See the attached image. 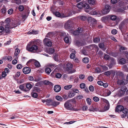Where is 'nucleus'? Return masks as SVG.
Listing matches in <instances>:
<instances>
[{
    "instance_id": "50",
    "label": "nucleus",
    "mask_w": 128,
    "mask_h": 128,
    "mask_svg": "<svg viewBox=\"0 0 128 128\" xmlns=\"http://www.w3.org/2000/svg\"><path fill=\"white\" fill-rule=\"evenodd\" d=\"M86 102L88 105H90L91 103V100L88 98L86 99Z\"/></svg>"
},
{
    "instance_id": "7",
    "label": "nucleus",
    "mask_w": 128,
    "mask_h": 128,
    "mask_svg": "<svg viewBox=\"0 0 128 128\" xmlns=\"http://www.w3.org/2000/svg\"><path fill=\"white\" fill-rule=\"evenodd\" d=\"M88 20L89 22L90 21V24H92V26H94L96 23V20L94 18L91 17L88 18Z\"/></svg>"
},
{
    "instance_id": "51",
    "label": "nucleus",
    "mask_w": 128,
    "mask_h": 128,
    "mask_svg": "<svg viewBox=\"0 0 128 128\" xmlns=\"http://www.w3.org/2000/svg\"><path fill=\"white\" fill-rule=\"evenodd\" d=\"M88 79L89 81L92 82L94 78L92 76H90L88 77Z\"/></svg>"
},
{
    "instance_id": "13",
    "label": "nucleus",
    "mask_w": 128,
    "mask_h": 128,
    "mask_svg": "<svg viewBox=\"0 0 128 128\" xmlns=\"http://www.w3.org/2000/svg\"><path fill=\"white\" fill-rule=\"evenodd\" d=\"M61 89L60 86L58 85H56L54 86V90L56 92H59Z\"/></svg>"
},
{
    "instance_id": "11",
    "label": "nucleus",
    "mask_w": 128,
    "mask_h": 128,
    "mask_svg": "<svg viewBox=\"0 0 128 128\" xmlns=\"http://www.w3.org/2000/svg\"><path fill=\"white\" fill-rule=\"evenodd\" d=\"M124 109V107L121 105L118 106L115 109L116 112H118L119 111H122V110Z\"/></svg>"
},
{
    "instance_id": "16",
    "label": "nucleus",
    "mask_w": 128,
    "mask_h": 128,
    "mask_svg": "<svg viewBox=\"0 0 128 128\" xmlns=\"http://www.w3.org/2000/svg\"><path fill=\"white\" fill-rule=\"evenodd\" d=\"M28 33L29 34H36L38 33V32L33 30H32L28 32Z\"/></svg>"
},
{
    "instance_id": "15",
    "label": "nucleus",
    "mask_w": 128,
    "mask_h": 128,
    "mask_svg": "<svg viewBox=\"0 0 128 128\" xmlns=\"http://www.w3.org/2000/svg\"><path fill=\"white\" fill-rule=\"evenodd\" d=\"M83 1L80 2L77 4V7L79 8H83Z\"/></svg>"
},
{
    "instance_id": "35",
    "label": "nucleus",
    "mask_w": 128,
    "mask_h": 128,
    "mask_svg": "<svg viewBox=\"0 0 128 128\" xmlns=\"http://www.w3.org/2000/svg\"><path fill=\"white\" fill-rule=\"evenodd\" d=\"M124 40L127 42H128V33H126L125 34L124 36Z\"/></svg>"
},
{
    "instance_id": "19",
    "label": "nucleus",
    "mask_w": 128,
    "mask_h": 128,
    "mask_svg": "<svg viewBox=\"0 0 128 128\" xmlns=\"http://www.w3.org/2000/svg\"><path fill=\"white\" fill-rule=\"evenodd\" d=\"M110 11L109 9L107 10L105 8L102 11V12L103 14H108Z\"/></svg>"
},
{
    "instance_id": "43",
    "label": "nucleus",
    "mask_w": 128,
    "mask_h": 128,
    "mask_svg": "<svg viewBox=\"0 0 128 128\" xmlns=\"http://www.w3.org/2000/svg\"><path fill=\"white\" fill-rule=\"evenodd\" d=\"M54 58L56 61H58V55L57 54H55L54 56Z\"/></svg>"
},
{
    "instance_id": "20",
    "label": "nucleus",
    "mask_w": 128,
    "mask_h": 128,
    "mask_svg": "<svg viewBox=\"0 0 128 128\" xmlns=\"http://www.w3.org/2000/svg\"><path fill=\"white\" fill-rule=\"evenodd\" d=\"M54 51V48H49L48 50V52L49 54H53Z\"/></svg>"
},
{
    "instance_id": "4",
    "label": "nucleus",
    "mask_w": 128,
    "mask_h": 128,
    "mask_svg": "<svg viewBox=\"0 0 128 128\" xmlns=\"http://www.w3.org/2000/svg\"><path fill=\"white\" fill-rule=\"evenodd\" d=\"M127 89V88L126 86L121 87L120 89L118 92L117 95L120 97L122 96L124 94Z\"/></svg>"
},
{
    "instance_id": "48",
    "label": "nucleus",
    "mask_w": 128,
    "mask_h": 128,
    "mask_svg": "<svg viewBox=\"0 0 128 128\" xmlns=\"http://www.w3.org/2000/svg\"><path fill=\"white\" fill-rule=\"evenodd\" d=\"M75 55L73 53H72L70 55V58L71 59H74L75 57Z\"/></svg>"
},
{
    "instance_id": "17",
    "label": "nucleus",
    "mask_w": 128,
    "mask_h": 128,
    "mask_svg": "<svg viewBox=\"0 0 128 128\" xmlns=\"http://www.w3.org/2000/svg\"><path fill=\"white\" fill-rule=\"evenodd\" d=\"M128 4V3H127L125 1L124 2L123 1H121L120 2L118 3V5L120 6H123L125 5L126 4Z\"/></svg>"
},
{
    "instance_id": "58",
    "label": "nucleus",
    "mask_w": 128,
    "mask_h": 128,
    "mask_svg": "<svg viewBox=\"0 0 128 128\" xmlns=\"http://www.w3.org/2000/svg\"><path fill=\"white\" fill-rule=\"evenodd\" d=\"M22 66L20 64H18L16 66V68L17 69H20L22 68Z\"/></svg>"
},
{
    "instance_id": "49",
    "label": "nucleus",
    "mask_w": 128,
    "mask_h": 128,
    "mask_svg": "<svg viewBox=\"0 0 128 128\" xmlns=\"http://www.w3.org/2000/svg\"><path fill=\"white\" fill-rule=\"evenodd\" d=\"M24 84H22L20 86L19 88L21 90L24 91L25 90L24 89Z\"/></svg>"
},
{
    "instance_id": "8",
    "label": "nucleus",
    "mask_w": 128,
    "mask_h": 128,
    "mask_svg": "<svg viewBox=\"0 0 128 128\" xmlns=\"http://www.w3.org/2000/svg\"><path fill=\"white\" fill-rule=\"evenodd\" d=\"M44 42L48 46H51L52 45L51 42L49 40V39L48 38H45L44 40Z\"/></svg>"
},
{
    "instance_id": "37",
    "label": "nucleus",
    "mask_w": 128,
    "mask_h": 128,
    "mask_svg": "<svg viewBox=\"0 0 128 128\" xmlns=\"http://www.w3.org/2000/svg\"><path fill=\"white\" fill-rule=\"evenodd\" d=\"M1 12L3 14H5L6 12V9L5 8H2L1 10Z\"/></svg>"
},
{
    "instance_id": "30",
    "label": "nucleus",
    "mask_w": 128,
    "mask_h": 128,
    "mask_svg": "<svg viewBox=\"0 0 128 128\" xmlns=\"http://www.w3.org/2000/svg\"><path fill=\"white\" fill-rule=\"evenodd\" d=\"M51 69L49 68H46L45 69V71L48 74H49L51 72Z\"/></svg>"
},
{
    "instance_id": "53",
    "label": "nucleus",
    "mask_w": 128,
    "mask_h": 128,
    "mask_svg": "<svg viewBox=\"0 0 128 128\" xmlns=\"http://www.w3.org/2000/svg\"><path fill=\"white\" fill-rule=\"evenodd\" d=\"M118 2L117 0H111L110 2L112 4H115L117 3Z\"/></svg>"
},
{
    "instance_id": "61",
    "label": "nucleus",
    "mask_w": 128,
    "mask_h": 128,
    "mask_svg": "<svg viewBox=\"0 0 128 128\" xmlns=\"http://www.w3.org/2000/svg\"><path fill=\"white\" fill-rule=\"evenodd\" d=\"M88 109V107L87 106H83L82 108V109L83 111H86V110Z\"/></svg>"
},
{
    "instance_id": "27",
    "label": "nucleus",
    "mask_w": 128,
    "mask_h": 128,
    "mask_svg": "<svg viewBox=\"0 0 128 128\" xmlns=\"http://www.w3.org/2000/svg\"><path fill=\"white\" fill-rule=\"evenodd\" d=\"M126 62V60L124 58H122L119 61V64H125Z\"/></svg>"
},
{
    "instance_id": "26",
    "label": "nucleus",
    "mask_w": 128,
    "mask_h": 128,
    "mask_svg": "<svg viewBox=\"0 0 128 128\" xmlns=\"http://www.w3.org/2000/svg\"><path fill=\"white\" fill-rule=\"evenodd\" d=\"M112 70H110V71H107L104 72V74L106 76H109L110 74H111L112 72Z\"/></svg>"
},
{
    "instance_id": "52",
    "label": "nucleus",
    "mask_w": 128,
    "mask_h": 128,
    "mask_svg": "<svg viewBox=\"0 0 128 128\" xmlns=\"http://www.w3.org/2000/svg\"><path fill=\"white\" fill-rule=\"evenodd\" d=\"M98 46L100 48H102L104 47V43H101L99 44Z\"/></svg>"
},
{
    "instance_id": "10",
    "label": "nucleus",
    "mask_w": 128,
    "mask_h": 128,
    "mask_svg": "<svg viewBox=\"0 0 128 128\" xmlns=\"http://www.w3.org/2000/svg\"><path fill=\"white\" fill-rule=\"evenodd\" d=\"M22 71L25 74H27L30 73L31 72V69L30 68L28 67L24 68L22 70Z\"/></svg>"
},
{
    "instance_id": "18",
    "label": "nucleus",
    "mask_w": 128,
    "mask_h": 128,
    "mask_svg": "<svg viewBox=\"0 0 128 128\" xmlns=\"http://www.w3.org/2000/svg\"><path fill=\"white\" fill-rule=\"evenodd\" d=\"M83 7L86 9L88 8H89V5L86 3L85 2L83 1Z\"/></svg>"
},
{
    "instance_id": "28",
    "label": "nucleus",
    "mask_w": 128,
    "mask_h": 128,
    "mask_svg": "<svg viewBox=\"0 0 128 128\" xmlns=\"http://www.w3.org/2000/svg\"><path fill=\"white\" fill-rule=\"evenodd\" d=\"M110 105L109 103H107L105 107L104 108V109L106 111L108 110L109 108Z\"/></svg>"
},
{
    "instance_id": "2",
    "label": "nucleus",
    "mask_w": 128,
    "mask_h": 128,
    "mask_svg": "<svg viewBox=\"0 0 128 128\" xmlns=\"http://www.w3.org/2000/svg\"><path fill=\"white\" fill-rule=\"evenodd\" d=\"M76 100L73 99L67 100L64 104V106L68 110H72L74 107L73 104L76 103Z\"/></svg>"
},
{
    "instance_id": "59",
    "label": "nucleus",
    "mask_w": 128,
    "mask_h": 128,
    "mask_svg": "<svg viewBox=\"0 0 128 128\" xmlns=\"http://www.w3.org/2000/svg\"><path fill=\"white\" fill-rule=\"evenodd\" d=\"M112 33L113 34H116L117 32V30L115 29H114L112 30Z\"/></svg>"
},
{
    "instance_id": "41",
    "label": "nucleus",
    "mask_w": 128,
    "mask_h": 128,
    "mask_svg": "<svg viewBox=\"0 0 128 128\" xmlns=\"http://www.w3.org/2000/svg\"><path fill=\"white\" fill-rule=\"evenodd\" d=\"M93 41L95 43L98 42L100 41V39L98 38H94Z\"/></svg>"
},
{
    "instance_id": "47",
    "label": "nucleus",
    "mask_w": 128,
    "mask_h": 128,
    "mask_svg": "<svg viewBox=\"0 0 128 128\" xmlns=\"http://www.w3.org/2000/svg\"><path fill=\"white\" fill-rule=\"evenodd\" d=\"M18 9L20 11H22L24 10V7L22 5H20L18 7Z\"/></svg>"
},
{
    "instance_id": "63",
    "label": "nucleus",
    "mask_w": 128,
    "mask_h": 128,
    "mask_svg": "<svg viewBox=\"0 0 128 128\" xmlns=\"http://www.w3.org/2000/svg\"><path fill=\"white\" fill-rule=\"evenodd\" d=\"M91 46H92L94 49L97 48V49H98V46L95 44H92V45Z\"/></svg>"
},
{
    "instance_id": "44",
    "label": "nucleus",
    "mask_w": 128,
    "mask_h": 128,
    "mask_svg": "<svg viewBox=\"0 0 128 128\" xmlns=\"http://www.w3.org/2000/svg\"><path fill=\"white\" fill-rule=\"evenodd\" d=\"M86 84L84 83H81L80 85V87L81 89L84 88H85Z\"/></svg>"
},
{
    "instance_id": "24",
    "label": "nucleus",
    "mask_w": 128,
    "mask_h": 128,
    "mask_svg": "<svg viewBox=\"0 0 128 128\" xmlns=\"http://www.w3.org/2000/svg\"><path fill=\"white\" fill-rule=\"evenodd\" d=\"M72 86L71 84L69 85L65 86L64 88L66 90H68Z\"/></svg>"
},
{
    "instance_id": "57",
    "label": "nucleus",
    "mask_w": 128,
    "mask_h": 128,
    "mask_svg": "<svg viewBox=\"0 0 128 128\" xmlns=\"http://www.w3.org/2000/svg\"><path fill=\"white\" fill-rule=\"evenodd\" d=\"M93 99V100L95 102H98L99 100V98L97 96H94V97Z\"/></svg>"
},
{
    "instance_id": "56",
    "label": "nucleus",
    "mask_w": 128,
    "mask_h": 128,
    "mask_svg": "<svg viewBox=\"0 0 128 128\" xmlns=\"http://www.w3.org/2000/svg\"><path fill=\"white\" fill-rule=\"evenodd\" d=\"M89 89L91 92H93L94 90V87L92 85H90L89 86Z\"/></svg>"
},
{
    "instance_id": "3",
    "label": "nucleus",
    "mask_w": 128,
    "mask_h": 128,
    "mask_svg": "<svg viewBox=\"0 0 128 128\" xmlns=\"http://www.w3.org/2000/svg\"><path fill=\"white\" fill-rule=\"evenodd\" d=\"M9 18H7L5 22L4 23V25L5 26V30L6 33H8L10 32V29L15 27V24L12 25V26L10 25L11 23Z\"/></svg>"
},
{
    "instance_id": "6",
    "label": "nucleus",
    "mask_w": 128,
    "mask_h": 128,
    "mask_svg": "<svg viewBox=\"0 0 128 128\" xmlns=\"http://www.w3.org/2000/svg\"><path fill=\"white\" fill-rule=\"evenodd\" d=\"M109 64L108 66L109 67L111 68L116 63L115 60L112 58H110V59L109 60Z\"/></svg>"
},
{
    "instance_id": "40",
    "label": "nucleus",
    "mask_w": 128,
    "mask_h": 128,
    "mask_svg": "<svg viewBox=\"0 0 128 128\" xmlns=\"http://www.w3.org/2000/svg\"><path fill=\"white\" fill-rule=\"evenodd\" d=\"M64 40L65 42L66 43H68L70 41V40L69 38L67 36L65 37L64 39Z\"/></svg>"
},
{
    "instance_id": "38",
    "label": "nucleus",
    "mask_w": 128,
    "mask_h": 128,
    "mask_svg": "<svg viewBox=\"0 0 128 128\" xmlns=\"http://www.w3.org/2000/svg\"><path fill=\"white\" fill-rule=\"evenodd\" d=\"M34 65L37 67H39L40 66L39 62L36 61H35V62H34Z\"/></svg>"
},
{
    "instance_id": "55",
    "label": "nucleus",
    "mask_w": 128,
    "mask_h": 128,
    "mask_svg": "<svg viewBox=\"0 0 128 128\" xmlns=\"http://www.w3.org/2000/svg\"><path fill=\"white\" fill-rule=\"evenodd\" d=\"M90 14L92 15H95L97 14V12L96 11L93 10L90 12Z\"/></svg>"
},
{
    "instance_id": "33",
    "label": "nucleus",
    "mask_w": 128,
    "mask_h": 128,
    "mask_svg": "<svg viewBox=\"0 0 128 128\" xmlns=\"http://www.w3.org/2000/svg\"><path fill=\"white\" fill-rule=\"evenodd\" d=\"M14 12V10L12 8L10 9L8 11V14H12Z\"/></svg>"
},
{
    "instance_id": "36",
    "label": "nucleus",
    "mask_w": 128,
    "mask_h": 128,
    "mask_svg": "<svg viewBox=\"0 0 128 128\" xmlns=\"http://www.w3.org/2000/svg\"><path fill=\"white\" fill-rule=\"evenodd\" d=\"M95 0H88L89 3L92 5H93L95 4Z\"/></svg>"
},
{
    "instance_id": "25",
    "label": "nucleus",
    "mask_w": 128,
    "mask_h": 128,
    "mask_svg": "<svg viewBox=\"0 0 128 128\" xmlns=\"http://www.w3.org/2000/svg\"><path fill=\"white\" fill-rule=\"evenodd\" d=\"M56 98L58 100L61 102L63 100L62 98L61 97L58 96H56Z\"/></svg>"
},
{
    "instance_id": "9",
    "label": "nucleus",
    "mask_w": 128,
    "mask_h": 128,
    "mask_svg": "<svg viewBox=\"0 0 128 128\" xmlns=\"http://www.w3.org/2000/svg\"><path fill=\"white\" fill-rule=\"evenodd\" d=\"M72 22L70 20L68 21L65 23L64 25V28L66 29L69 28Z\"/></svg>"
},
{
    "instance_id": "42",
    "label": "nucleus",
    "mask_w": 128,
    "mask_h": 128,
    "mask_svg": "<svg viewBox=\"0 0 128 128\" xmlns=\"http://www.w3.org/2000/svg\"><path fill=\"white\" fill-rule=\"evenodd\" d=\"M60 102H58L54 101L52 104V106H57L58 105L60 104Z\"/></svg>"
},
{
    "instance_id": "21",
    "label": "nucleus",
    "mask_w": 128,
    "mask_h": 128,
    "mask_svg": "<svg viewBox=\"0 0 128 128\" xmlns=\"http://www.w3.org/2000/svg\"><path fill=\"white\" fill-rule=\"evenodd\" d=\"M80 19L82 20H85L87 19V17L86 16L82 15L79 16Z\"/></svg>"
},
{
    "instance_id": "29",
    "label": "nucleus",
    "mask_w": 128,
    "mask_h": 128,
    "mask_svg": "<svg viewBox=\"0 0 128 128\" xmlns=\"http://www.w3.org/2000/svg\"><path fill=\"white\" fill-rule=\"evenodd\" d=\"M124 24L123 23H122L119 25V28L121 30L124 28Z\"/></svg>"
},
{
    "instance_id": "60",
    "label": "nucleus",
    "mask_w": 128,
    "mask_h": 128,
    "mask_svg": "<svg viewBox=\"0 0 128 128\" xmlns=\"http://www.w3.org/2000/svg\"><path fill=\"white\" fill-rule=\"evenodd\" d=\"M104 58L106 60H109V59H110V56H109L107 54H106L104 57Z\"/></svg>"
},
{
    "instance_id": "32",
    "label": "nucleus",
    "mask_w": 128,
    "mask_h": 128,
    "mask_svg": "<svg viewBox=\"0 0 128 128\" xmlns=\"http://www.w3.org/2000/svg\"><path fill=\"white\" fill-rule=\"evenodd\" d=\"M20 50L18 48H16L15 51L14 53V55L16 56L20 52Z\"/></svg>"
},
{
    "instance_id": "12",
    "label": "nucleus",
    "mask_w": 128,
    "mask_h": 128,
    "mask_svg": "<svg viewBox=\"0 0 128 128\" xmlns=\"http://www.w3.org/2000/svg\"><path fill=\"white\" fill-rule=\"evenodd\" d=\"M99 110L98 108L96 107L95 108L93 105L91 106L90 108L88 109V110L90 112L97 111H98Z\"/></svg>"
},
{
    "instance_id": "22",
    "label": "nucleus",
    "mask_w": 128,
    "mask_h": 128,
    "mask_svg": "<svg viewBox=\"0 0 128 128\" xmlns=\"http://www.w3.org/2000/svg\"><path fill=\"white\" fill-rule=\"evenodd\" d=\"M82 61L84 63H87L89 61V59L87 57L84 58L82 59Z\"/></svg>"
},
{
    "instance_id": "54",
    "label": "nucleus",
    "mask_w": 128,
    "mask_h": 128,
    "mask_svg": "<svg viewBox=\"0 0 128 128\" xmlns=\"http://www.w3.org/2000/svg\"><path fill=\"white\" fill-rule=\"evenodd\" d=\"M62 76L61 74L59 73H57L56 74V77L58 78H60Z\"/></svg>"
},
{
    "instance_id": "45",
    "label": "nucleus",
    "mask_w": 128,
    "mask_h": 128,
    "mask_svg": "<svg viewBox=\"0 0 128 128\" xmlns=\"http://www.w3.org/2000/svg\"><path fill=\"white\" fill-rule=\"evenodd\" d=\"M39 88L36 87L34 88V91L35 92H40V90Z\"/></svg>"
},
{
    "instance_id": "14",
    "label": "nucleus",
    "mask_w": 128,
    "mask_h": 128,
    "mask_svg": "<svg viewBox=\"0 0 128 128\" xmlns=\"http://www.w3.org/2000/svg\"><path fill=\"white\" fill-rule=\"evenodd\" d=\"M78 30H75V31L73 32V34L74 35H77L79 34L80 32H81L82 30V28H80V29L78 28Z\"/></svg>"
},
{
    "instance_id": "31",
    "label": "nucleus",
    "mask_w": 128,
    "mask_h": 128,
    "mask_svg": "<svg viewBox=\"0 0 128 128\" xmlns=\"http://www.w3.org/2000/svg\"><path fill=\"white\" fill-rule=\"evenodd\" d=\"M26 88L29 90L32 88V85L30 83L26 84Z\"/></svg>"
},
{
    "instance_id": "46",
    "label": "nucleus",
    "mask_w": 128,
    "mask_h": 128,
    "mask_svg": "<svg viewBox=\"0 0 128 128\" xmlns=\"http://www.w3.org/2000/svg\"><path fill=\"white\" fill-rule=\"evenodd\" d=\"M123 113L124 114H127L128 112V109L126 108H124L122 110V111Z\"/></svg>"
},
{
    "instance_id": "34",
    "label": "nucleus",
    "mask_w": 128,
    "mask_h": 128,
    "mask_svg": "<svg viewBox=\"0 0 128 128\" xmlns=\"http://www.w3.org/2000/svg\"><path fill=\"white\" fill-rule=\"evenodd\" d=\"M52 100L51 99H47L46 101V104L48 105H51L50 103L52 102Z\"/></svg>"
},
{
    "instance_id": "23",
    "label": "nucleus",
    "mask_w": 128,
    "mask_h": 128,
    "mask_svg": "<svg viewBox=\"0 0 128 128\" xmlns=\"http://www.w3.org/2000/svg\"><path fill=\"white\" fill-rule=\"evenodd\" d=\"M73 65L72 64L70 63H68V70H70L73 67Z\"/></svg>"
},
{
    "instance_id": "62",
    "label": "nucleus",
    "mask_w": 128,
    "mask_h": 128,
    "mask_svg": "<svg viewBox=\"0 0 128 128\" xmlns=\"http://www.w3.org/2000/svg\"><path fill=\"white\" fill-rule=\"evenodd\" d=\"M44 84H51L52 83L48 80H45L44 82Z\"/></svg>"
},
{
    "instance_id": "1",
    "label": "nucleus",
    "mask_w": 128,
    "mask_h": 128,
    "mask_svg": "<svg viewBox=\"0 0 128 128\" xmlns=\"http://www.w3.org/2000/svg\"><path fill=\"white\" fill-rule=\"evenodd\" d=\"M41 42L39 40H36L34 41H32L30 42L26 46V50L29 52L36 51L38 49V47L37 45L40 44Z\"/></svg>"
},
{
    "instance_id": "64",
    "label": "nucleus",
    "mask_w": 128,
    "mask_h": 128,
    "mask_svg": "<svg viewBox=\"0 0 128 128\" xmlns=\"http://www.w3.org/2000/svg\"><path fill=\"white\" fill-rule=\"evenodd\" d=\"M79 77L80 79H83L85 78V76L84 74H81L79 76Z\"/></svg>"
},
{
    "instance_id": "5",
    "label": "nucleus",
    "mask_w": 128,
    "mask_h": 128,
    "mask_svg": "<svg viewBox=\"0 0 128 128\" xmlns=\"http://www.w3.org/2000/svg\"><path fill=\"white\" fill-rule=\"evenodd\" d=\"M54 14L56 16L61 18L68 17L72 15V14H68L67 15L64 14L62 13L61 14L59 12H56L54 13Z\"/></svg>"
},
{
    "instance_id": "39",
    "label": "nucleus",
    "mask_w": 128,
    "mask_h": 128,
    "mask_svg": "<svg viewBox=\"0 0 128 128\" xmlns=\"http://www.w3.org/2000/svg\"><path fill=\"white\" fill-rule=\"evenodd\" d=\"M111 19L113 20H115L116 19V16L114 15H112L110 17Z\"/></svg>"
}]
</instances>
